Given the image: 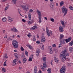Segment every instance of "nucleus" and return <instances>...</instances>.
<instances>
[{
  "label": "nucleus",
  "instance_id": "f257e3e1",
  "mask_svg": "<svg viewBox=\"0 0 73 73\" xmlns=\"http://www.w3.org/2000/svg\"><path fill=\"white\" fill-rule=\"evenodd\" d=\"M66 50H64V51H62L61 53L60 57H63L62 58V62H64L66 60Z\"/></svg>",
  "mask_w": 73,
  "mask_h": 73
},
{
  "label": "nucleus",
  "instance_id": "f03ea898",
  "mask_svg": "<svg viewBox=\"0 0 73 73\" xmlns=\"http://www.w3.org/2000/svg\"><path fill=\"white\" fill-rule=\"evenodd\" d=\"M37 12L38 13V18H39V23H41V16H42V14H41V11L39 10H38L37 9L36 10Z\"/></svg>",
  "mask_w": 73,
  "mask_h": 73
},
{
  "label": "nucleus",
  "instance_id": "7ed1b4c3",
  "mask_svg": "<svg viewBox=\"0 0 73 73\" xmlns=\"http://www.w3.org/2000/svg\"><path fill=\"white\" fill-rule=\"evenodd\" d=\"M17 42L16 41V40H13L12 42V44L13 46L15 48H18V46H19V44L18 43H17Z\"/></svg>",
  "mask_w": 73,
  "mask_h": 73
},
{
  "label": "nucleus",
  "instance_id": "20e7f679",
  "mask_svg": "<svg viewBox=\"0 0 73 73\" xmlns=\"http://www.w3.org/2000/svg\"><path fill=\"white\" fill-rule=\"evenodd\" d=\"M62 13H64V16H65L67 13H68V11H67V9L65 8V6H63L62 8Z\"/></svg>",
  "mask_w": 73,
  "mask_h": 73
},
{
  "label": "nucleus",
  "instance_id": "39448f33",
  "mask_svg": "<svg viewBox=\"0 0 73 73\" xmlns=\"http://www.w3.org/2000/svg\"><path fill=\"white\" fill-rule=\"evenodd\" d=\"M66 70V66L65 64H64L63 66H62V68L60 69L61 73H65Z\"/></svg>",
  "mask_w": 73,
  "mask_h": 73
},
{
  "label": "nucleus",
  "instance_id": "423d86ee",
  "mask_svg": "<svg viewBox=\"0 0 73 73\" xmlns=\"http://www.w3.org/2000/svg\"><path fill=\"white\" fill-rule=\"evenodd\" d=\"M43 67H41V68L43 71H44L45 70V68L47 67L46 63H44L43 64Z\"/></svg>",
  "mask_w": 73,
  "mask_h": 73
},
{
  "label": "nucleus",
  "instance_id": "0eeeda50",
  "mask_svg": "<svg viewBox=\"0 0 73 73\" xmlns=\"http://www.w3.org/2000/svg\"><path fill=\"white\" fill-rule=\"evenodd\" d=\"M23 9L24 10V11H27L29 10V8L27 6H23Z\"/></svg>",
  "mask_w": 73,
  "mask_h": 73
},
{
  "label": "nucleus",
  "instance_id": "6e6552de",
  "mask_svg": "<svg viewBox=\"0 0 73 73\" xmlns=\"http://www.w3.org/2000/svg\"><path fill=\"white\" fill-rule=\"evenodd\" d=\"M40 52V50L39 49H37L36 51V55L38 57L39 55V53Z\"/></svg>",
  "mask_w": 73,
  "mask_h": 73
},
{
  "label": "nucleus",
  "instance_id": "1a4fd4ad",
  "mask_svg": "<svg viewBox=\"0 0 73 73\" xmlns=\"http://www.w3.org/2000/svg\"><path fill=\"white\" fill-rule=\"evenodd\" d=\"M48 49L49 50L50 54H52L53 53V51H52V49L51 46H49L48 47Z\"/></svg>",
  "mask_w": 73,
  "mask_h": 73
},
{
  "label": "nucleus",
  "instance_id": "9d476101",
  "mask_svg": "<svg viewBox=\"0 0 73 73\" xmlns=\"http://www.w3.org/2000/svg\"><path fill=\"white\" fill-rule=\"evenodd\" d=\"M11 31H13V32H17V29H16V28H15V27L13 28H11Z\"/></svg>",
  "mask_w": 73,
  "mask_h": 73
},
{
  "label": "nucleus",
  "instance_id": "9b49d317",
  "mask_svg": "<svg viewBox=\"0 0 73 73\" xmlns=\"http://www.w3.org/2000/svg\"><path fill=\"white\" fill-rule=\"evenodd\" d=\"M59 31L60 32H64V30H63V28L61 26H60L59 28Z\"/></svg>",
  "mask_w": 73,
  "mask_h": 73
},
{
  "label": "nucleus",
  "instance_id": "f8f14e48",
  "mask_svg": "<svg viewBox=\"0 0 73 73\" xmlns=\"http://www.w3.org/2000/svg\"><path fill=\"white\" fill-rule=\"evenodd\" d=\"M71 38H68V39H66L65 40L66 42V43H68V42H70V40H71Z\"/></svg>",
  "mask_w": 73,
  "mask_h": 73
},
{
  "label": "nucleus",
  "instance_id": "ddd939ff",
  "mask_svg": "<svg viewBox=\"0 0 73 73\" xmlns=\"http://www.w3.org/2000/svg\"><path fill=\"white\" fill-rule=\"evenodd\" d=\"M37 29V26H33L30 29L31 31H33V30H35Z\"/></svg>",
  "mask_w": 73,
  "mask_h": 73
},
{
  "label": "nucleus",
  "instance_id": "4468645a",
  "mask_svg": "<svg viewBox=\"0 0 73 73\" xmlns=\"http://www.w3.org/2000/svg\"><path fill=\"white\" fill-rule=\"evenodd\" d=\"M33 20L32 19L31 21H29L27 22L28 24L29 25H31V24L33 23Z\"/></svg>",
  "mask_w": 73,
  "mask_h": 73
},
{
  "label": "nucleus",
  "instance_id": "2eb2a0df",
  "mask_svg": "<svg viewBox=\"0 0 73 73\" xmlns=\"http://www.w3.org/2000/svg\"><path fill=\"white\" fill-rule=\"evenodd\" d=\"M60 23L62 25V28H64L65 27V23H64V22L62 21H60Z\"/></svg>",
  "mask_w": 73,
  "mask_h": 73
},
{
  "label": "nucleus",
  "instance_id": "dca6fc26",
  "mask_svg": "<svg viewBox=\"0 0 73 73\" xmlns=\"http://www.w3.org/2000/svg\"><path fill=\"white\" fill-rule=\"evenodd\" d=\"M28 16L29 17V20H31V13H29L28 14Z\"/></svg>",
  "mask_w": 73,
  "mask_h": 73
},
{
  "label": "nucleus",
  "instance_id": "f3484780",
  "mask_svg": "<svg viewBox=\"0 0 73 73\" xmlns=\"http://www.w3.org/2000/svg\"><path fill=\"white\" fill-rule=\"evenodd\" d=\"M49 30L48 28V27H46V32L48 36H49Z\"/></svg>",
  "mask_w": 73,
  "mask_h": 73
},
{
  "label": "nucleus",
  "instance_id": "a211bd4d",
  "mask_svg": "<svg viewBox=\"0 0 73 73\" xmlns=\"http://www.w3.org/2000/svg\"><path fill=\"white\" fill-rule=\"evenodd\" d=\"M50 6L51 7H52L53 8V7L54 6V3L53 2H52V3H50Z\"/></svg>",
  "mask_w": 73,
  "mask_h": 73
},
{
  "label": "nucleus",
  "instance_id": "6ab92c4d",
  "mask_svg": "<svg viewBox=\"0 0 73 73\" xmlns=\"http://www.w3.org/2000/svg\"><path fill=\"white\" fill-rule=\"evenodd\" d=\"M60 42L62 44H65V39H62V40L60 41Z\"/></svg>",
  "mask_w": 73,
  "mask_h": 73
},
{
  "label": "nucleus",
  "instance_id": "aec40b11",
  "mask_svg": "<svg viewBox=\"0 0 73 73\" xmlns=\"http://www.w3.org/2000/svg\"><path fill=\"white\" fill-rule=\"evenodd\" d=\"M64 35H63L60 34V40H62L64 38Z\"/></svg>",
  "mask_w": 73,
  "mask_h": 73
},
{
  "label": "nucleus",
  "instance_id": "412c9836",
  "mask_svg": "<svg viewBox=\"0 0 73 73\" xmlns=\"http://www.w3.org/2000/svg\"><path fill=\"white\" fill-rule=\"evenodd\" d=\"M8 20L9 22H11L13 20V19L11 18V17H9L8 18Z\"/></svg>",
  "mask_w": 73,
  "mask_h": 73
},
{
  "label": "nucleus",
  "instance_id": "4be33fe9",
  "mask_svg": "<svg viewBox=\"0 0 73 73\" xmlns=\"http://www.w3.org/2000/svg\"><path fill=\"white\" fill-rule=\"evenodd\" d=\"M2 21L3 22H6V21H7V18L5 17L3 18Z\"/></svg>",
  "mask_w": 73,
  "mask_h": 73
},
{
  "label": "nucleus",
  "instance_id": "5701e85b",
  "mask_svg": "<svg viewBox=\"0 0 73 73\" xmlns=\"http://www.w3.org/2000/svg\"><path fill=\"white\" fill-rule=\"evenodd\" d=\"M43 62H45V61H46V57H44L43 58Z\"/></svg>",
  "mask_w": 73,
  "mask_h": 73
},
{
  "label": "nucleus",
  "instance_id": "b1692460",
  "mask_svg": "<svg viewBox=\"0 0 73 73\" xmlns=\"http://www.w3.org/2000/svg\"><path fill=\"white\" fill-rule=\"evenodd\" d=\"M64 1H61L60 3V7H62L63 5H64Z\"/></svg>",
  "mask_w": 73,
  "mask_h": 73
},
{
  "label": "nucleus",
  "instance_id": "393cba45",
  "mask_svg": "<svg viewBox=\"0 0 73 73\" xmlns=\"http://www.w3.org/2000/svg\"><path fill=\"white\" fill-rule=\"evenodd\" d=\"M69 51L70 52H73V49L72 47H70L69 48Z\"/></svg>",
  "mask_w": 73,
  "mask_h": 73
},
{
  "label": "nucleus",
  "instance_id": "a878e982",
  "mask_svg": "<svg viewBox=\"0 0 73 73\" xmlns=\"http://www.w3.org/2000/svg\"><path fill=\"white\" fill-rule=\"evenodd\" d=\"M73 44V40L72 41L70 42L69 43V45H70L71 46H72Z\"/></svg>",
  "mask_w": 73,
  "mask_h": 73
},
{
  "label": "nucleus",
  "instance_id": "bb28decb",
  "mask_svg": "<svg viewBox=\"0 0 73 73\" xmlns=\"http://www.w3.org/2000/svg\"><path fill=\"white\" fill-rule=\"evenodd\" d=\"M45 41H46V39H42L41 40V41L42 42H45Z\"/></svg>",
  "mask_w": 73,
  "mask_h": 73
},
{
  "label": "nucleus",
  "instance_id": "cd10ccee",
  "mask_svg": "<svg viewBox=\"0 0 73 73\" xmlns=\"http://www.w3.org/2000/svg\"><path fill=\"white\" fill-rule=\"evenodd\" d=\"M16 1H17V0H12V3L15 4L16 3Z\"/></svg>",
  "mask_w": 73,
  "mask_h": 73
},
{
  "label": "nucleus",
  "instance_id": "c85d7f7f",
  "mask_svg": "<svg viewBox=\"0 0 73 73\" xmlns=\"http://www.w3.org/2000/svg\"><path fill=\"white\" fill-rule=\"evenodd\" d=\"M28 47H29V48L30 49H32V46L30 45H28Z\"/></svg>",
  "mask_w": 73,
  "mask_h": 73
},
{
  "label": "nucleus",
  "instance_id": "c756f323",
  "mask_svg": "<svg viewBox=\"0 0 73 73\" xmlns=\"http://www.w3.org/2000/svg\"><path fill=\"white\" fill-rule=\"evenodd\" d=\"M23 61L24 63L26 62H27V59L26 58H24Z\"/></svg>",
  "mask_w": 73,
  "mask_h": 73
},
{
  "label": "nucleus",
  "instance_id": "7c9ffc66",
  "mask_svg": "<svg viewBox=\"0 0 73 73\" xmlns=\"http://www.w3.org/2000/svg\"><path fill=\"white\" fill-rule=\"evenodd\" d=\"M48 73H51V69L50 68H48L47 70Z\"/></svg>",
  "mask_w": 73,
  "mask_h": 73
},
{
  "label": "nucleus",
  "instance_id": "2f4dec72",
  "mask_svg": "<svg viewBox=\"0 0 73 73\" xmlns=\"http://www.w3.org/2000/svg\"><path fill=\"white\" fill-rule=\"evenodd\" d=\"M33 58H31V56L29 57V61H32V59Z\"/></svg>",
  "mask_w": 73,
  "mask_h": 73
},
{
  "label": "nucleus",
  "instance_id": "473e14b6",
  "mask_svg": "<svg viewBox=\"0 0 73 73\" xmlns=\"http://www.w3.org/2000/svg\"><path fill=\"white\" fill-rule=\"evenodd\" d=\"M25 54L27 56H28V51H25Z\"/></svg>",
  "mask_w": 73,
  "mask_h": 73
},
{
  "label": "nucleus",
  "instance_id": "72a5a7b5",
  "mask_svg": "<svg viewBox=\"0 0 73 73\" xmlns=\"http://www.w3.org/2000/svg\"><path fill=\"white\" fill-rule=\"evenodd\" d=\"M50 19L51 21H52V22H54V19L52 18H50Z\"/></svg>",
  "mask_w": 73,
  "mask_h": 73
},
{
  "label": "nucleus",
  "instance_id": "f704fd0d",
  "mask_svg": "<svg viewBox=\"0 0 73 73\" xmlns=\"http://www.w3.org/2000/svg\"><path fill=\"white\" fill-rule=\"evenodd\" d=\"M25 57V55L24 53L22 54V58H24Z\"/></svg>",
  "mask_w": 73,
  "mask_h": 73
},
{
  "label": "nucleus",
  "instance_id": "c9c22d12",
  "mask_svg": "<svg viewBox=\"0 0 73 73\" xmlns=\"http://www.w3.org/2000/svg\"><path fill=\"white\" fill-rule=\"evenodd\" d=\"M2 71H3L4 72H5L6 71H5V69L4 68H2Z\"/></svg>",
  "mask_w": 73,
  "mask_h": 73
},
{
  "label": "nucleus",
  "instance_id": "e433bc0d",
  "mask_svg": "<svg viewBox=\"0 0 73 73\" xmlns=\"http://www.w3.org/2000/svg\"><path fill=\"white\" fill-rule=\"evenodd\" d=\"M13 61L14 64H16V62L17 61L16 60V59H15L13 60Z\"/></svg>",
  "mask_w": 73,
  "mask_h": 73
},
{
  "label": "nucleus",
  "instance_id": "4c0bfd02",
  "mask_svg": "<svg viewBox=\"0 0 73 73\" xmlns=\"http://www.w3.org/2000/svg\"><path fill=\"white\" fill-rule=\"evenodd\" d=\"M54 60L56 62H58V59H57V58H55L54 59Z\"/></svg>",
  "mask_w": 73,
  "mask_h": 73
},
{
  "label": "nucleus",
  "instance_id": "58836bf2",
  "mask_svg": "<svg viewBox=\"0 0 73 73\" xmlns=\"http://www.w3.org/2000/svg\"><path fill=\"white\" fill-rule=\"evenodd\" d=\"M48 34H49V35L48 36H50V35H53V33H52V31H50V32H49V31Z\"/></svg>",
  "mask_w": 73,
  "mask_h": 73
},
{
  "label": "nucleus",
  "instance_id": "ea45409f",
  "mask_svg": "<svg viewBox=\"0 0 73 73\" xmlns=\"http://www.w3.org/2000/svg\"><path fill=\"white\" fill-rule=\"evenodd\" d=\"M8 40H9V41H10V40H12V39H11V36H10V37H9L8 38Z\"/></svg>",
  "mask_w": 73,
  "mask_h": 73
},
{
  "label": "nucleus",
  "instance_id": "a19ab883",
  "mask_svg": "<svg viewBox=\"0 0 73 73\" xmlns=\"http://www.w3.org/2000/svg\"><path fill=\"white\" fill-rule=\"evenodd\" d=\"M27 36L29 37H31V35L30 34V33H29L28 34Z\"/></svg>",
  "mask_w": 73,
  "mask_h": 73
},
{
  "label": "nucleus",
  "instance_id": "79ce46f5",
  "mask_svg": "<svg viewBox=\"0 0 73 73\" xmlns=\"http://www.w3.org/2000/svg\"><path fill=\"white\" fill-rule=\"evenodd\" d=\"M69 8L70 9L73 11V8L72 7V6L70 7Z\"/></svg>",
  "mask_w": 73,
  "mask_h": 73
},
{
  "label": "nucleus",
  "instance_id": "37998d69",
  "mask_svg": "<svg viewBox=\"0 0 73 73\" xmlns=\"http://www.w3.org/2000/svg\"><path fill=\"white\" fill-rule=\"evenodd\" d=\"M15 57L17 60H18V58H19V55L15 56Z\"/></svg>",
  "mask_w": 73,
  "mask_h": 73
},
{
  "label": "nucleus",
  "instance_id": "c03bdc74",
  "mask_svg": "<svg viewBox=\"0 0 73 73\" xmlns=\"http://www.w3.org/2000/svg\"><path fill=\"white\" fill-rule=\"evenodd\" d=\"M21 51H23V50H24V48H23V47H22V46L21 47Z\"/></svg>",
  "mask_w": 73,
  "mask_h": 73
},
{
  "label": "nucleus",
  "instance_id": "a18cd8bd",
  "mask_svg": "<svg viewBox=\"0 0 73 73\" xmlns=\"http://www.w3.org/2000/svg\"><path fill=\"white\" fill-rule=\"evenodd\" d=\"M42 50H44V46L43 44H42Z\"/></svg>",
  "mask_w": 73,
  "mask_h": 73
},
{
  "label": "nucleus",
  "instance_id": "49530a36",
  "mask_svg": "<svg viewBox=\"0 0 73 73\" xmlns=\"http://www.w3.org/2000/svg\"><path fill=\"white\" fill-rule=\"evenodd\" d=\"M9 6H7L5 7V11H7V9H8Z\"/></svg>",
  "mask_w": 73,
  "mask_h": 73
},
{
  "label": "nucleus",
  "instance_id": "de8ad7c7",
  "mask_svg": "<svg viewBox=\"0 0 73 73\" xmlns=\"http://www.w3.org/2000/svg\"><path fill=\"white\" fill-rule=\"evenodd\" d=\"M37 68V66L35 67L34 71H37V70H36Z\"/></svg>",
  "mask_w": 73,
  "mask_h": 73
},
{
  "label": "nucleus",
  "instance_id": "09e8293b",
  "mask_svg": "<svg viewBox=\"0 0 73 73\" xmlns=\"http://www.w3.org/2000/svg\"><path fill=\"white\" fill-rule=\"evenodd\" d=\"M62 46V44H61V43H60V44H59V48H60V47H61Z\"/></svg>",
  "mask_w": 73,
  "mask_h": 73
},
{
  "label": "nucleus",
  "instance_id": "8fccbe9b",
  "mask_svg": "<svg viewBox=\"0 0 73 73\" xmlns=\"http://www.w3.org/2000/svg\"><path fill=\"white\" fill-rule=\"evenodd\" d=\"M42 39H45V36H42Z\"/></svg>",
  "mask_w": 73,
  "mask_h": 73
},
{
  "label": "nucleus",
  "instance_id": "3c124183",
  "mask_svg": "<svg viewBox=\"0 0 73 73\" xmlns=\"http://www.w3.org/2000/svg\"><path fill=\"white\" fill-rule=\"evenodd\" d=\"M68 66H71V64H70V63H68Z\"/></svg>",
  "mask_w": 73,
  "mask_h": 73
},
{
  "label": "nucleus",
  "instance_id": "603ef678",
  "mask_svg": "<svg viewBox=\"0 0 73 73\" xmlns=\"http://www.w3.org/2000/svg\"><path fill=\"white\" fill-rule=\"evenodd\" d=\"M29 11L30 12H33V10L32 9H30Z\"/></svg>",
  "mask_w": 73,
  "mask_h": 73
},
{
  "label": "nucleus",
  "instance_id": "864d4df0",
  "mask_svg": "<svg viewBox=\"0 0 73 73\" xmlns=\"http://www.w3.org/2000/svg\"><path fill=\"white\" fill-rule=\"evenodd\" d=\"M36 43H37V44H40V42L39 41H38L36 42Z\"/></svg>",
  "mask_w": 73,
  "mask_h": 73
},
{
  "label": "nucleus",
  "instance_id": "5fc2aeb1",
  "mask_svg": "<svg viewBox=\"0 0 73 73\" xmlns=\"http://www.w3.org/2000/svg\"><path fill=\"white\" fill-rule=\"evenodd\" d=\"M22 21H23V23H25V19H22Z\"/></svg>",
  "mask_w": 73,
  "mask_h": 73
},
{
  "label": "nucleus",
  "instance_id": "6e6d98bb",
  "mask_svg": "<svg viewBox=\"0 0 73 73\" xmlns=\"http://www.w3.org/2000/svg\"><path fill=\"white\" fill-rule=\"evenodd\" d=\"M52 46H53V47H56V45L54 44L52 45Z\"/></svg>",
  "mask_w": 73,
  "mask_h": 73
},
{
  "label": "nucleus",
  "instance_id": "4d7b16f0",
  "mask_svg": "<svg viewBox=\"0 0 73 73\" xmlns=\"http://www.w3.org/2000/svg\"><path fill=\"white\" fill-rule=\"evenodd\" d=\"M5 57L6 58H8V56H7V53L5 54Z\"/></svg>",
  "mask_w": 73,
  "mask_h": 73
},
{
  "label": "nucleus",
  "instance_id": "13d9d810",
  "mask_svg": "<svg viewBox=\"0 0 73 73\" xmlns=\"http://www.w3.org/2000/svg\"><path fill=\"white\" fill-rule=\"evenodd\" d=\"M33 41H36V38H34L33 39Z\"/></svg>",
  "mask_w": 73,
  "mask_h": 73
},
{
  "label": "nucleus",
  "instance_id": "bf43d9fd",
  "mask_svg": "<svg viewBox=\"0 0 73 73\" xmlns=\"http://www.w3.org/2000/svg\"><path fill=\"white\" fill-rule=\"evenodd\" d=\"M31 58H33V54L31 55Z\"/></svg>",
  "mask_w": 73,
  "mask_h": 73
},
{
  "label": "nucleus",
  "instance_id": "052dcab7",
  "mask_svg": "<svg viewBox=\"0 0 73 73\" xmlns=\"http://www.w3.org/2000/svg\"><path fill=\"white\" fill-rule=\"evenodd\" d=\"M33 38H36V36L35 35L33 36Z\"/></svg>",
  "mask_w": 73,
  "mask_h": 73
},
{
  "label": "nucleus",
  "instance_id": "680f3d73",
  "mask_svg": "<svg viewBox=\"0 0 73 73\" xmlns=\"http://www.w3.org/2000/svg\"><path fill=\"white\" fill-rule=\"evenodd\" d=\"M53 7H51V9L52 10H52H53L54 9V8H53Z\"/></svg>",
  "mask_w": 73,
  "mask_h": 73
},
{
  "label": "nucleus",
  "instance_id": "e2e57ef3",
  "mask_svg": "<svg viewBox=\"0 0 73 73\" xmlns=\"http://www.w3.org/2000/svg\"><path fill=\"white\" fill-rule=\"evenodd\" d=\"M18 12L20 14V10H18Z\"/></svg>",
  "mask_w": 73,
  "mask_h": 73
},
{
  "label": "nucleus",
  "instance_id": "0e129e2a",
  "mask_svg": "<svg viewBox=\"0 0 73 73\" xmlns=\"http://www.w3.org/2000/svg\"><path fill=\"white\" fill-rule=\"evenodd\" d=\"M45 19V20H48V18L46 17H44Z\"/></svg>",
  "mask_w": 73,
  "mask_h": 73
},
{
  "label": "nucleus",
  "instance_id": "69168bd1",
  "mask_svg": "<svg viewBox=\"0 0 73 73\" xmlns=\"http://www.w3.org/2000/svg\"><path fill=\"white\" fill-rule=\"evenodd\" d=\"M66 56H69V54H68V53H67L66 54Z\"/></svg>",
  "mask_w": 73,
  "mask_h": 73
},
{
  "label": "nucleus",
  "instance_id": "338daca9",
  "mask_svg": "<svg viewBox=\"0 0 73 73\" xmlns=\"http://www.w3.org/2000/svg\"><path fill=\"white\" fill-rule=\"evenodd\" d=\"M15 54V56H19V55L17 53H16Z\"/></svg>",
  "mask_w": 73,
  "mask_h": 73
},
{
  "label": "nucleus",
  "instance_id": "774afa93",
  "mask_svg": "<svg viewBox=\"0 0 73 73\" xmlns=\"http://www.w3.org/2000/svg\"><path fill=\"white\" fill-rule=\"evenodd\" d=\"M3 66H7V64H4Z\"/></svg>",
  "mask_w": 73,
  "mask_h": 73
}]
</instances>
